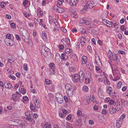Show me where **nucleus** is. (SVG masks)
I'll use <instances>...</instances> for the list:
<instances>
[{
	"instance_id": "obj_1",
	"label": "nucleus",
	"mask_w": 128,
	"mask_h": 128,
	"mask_svg": "<svg viewBox=\"0 0 128 128\" xmlns=\"http://www.w3.org/2000/svg\"><path fill=\"white\" fill-rule=\"evenodd\" d=\"M20 32L22 36V38L26 42H28L30 41L29 38L30 37L29 33L26 29L23 28H21L20 30Z\"/></svg>"
},
{
	"instance_id": "obj_2",
	"label": "nucleus",
	"mask_w": 128,
	"mask_h": 128,
	"mask_svg": "<svg viewBox=\"0 0 128 128\" xmlns=\"http://www.w3.org/2000/svg\"><path fill=\"white\" fill-rule=\"evenodd\" d=\"M98 3L97 0H92L88 2L86 4L85 6H84V8H88L89 7L90 9L92 8L93 7L96 6Z\"/></svg>"
},
{
	"instance_id": "obj_3",
	"label": "nucleus",
	"mask_w": 128,
	"mask_h": 128,
	"mask_svg": "<svg viewBox=\"0 0 128 128\" xmlns=\"http://www.w3.org/2000/svg\"><path fill=\"white\" fill-rule=\"evenodd\" d=\"M66 88L67 89L66 92L68 94L69 96H72L73 93V90L70 85L68 84L66 86Z\"/></svg>"
},
{
	"instance_id": "obj_4",
	"label": "nucleus",
	"mask_w": 128,
	"mask_h": 128,
	"mask_svg": "<svg viewBox=\"0 0 128 128\" xmlns=\"http://www.w3.org/2000/svg\"><path fill=\"white\" fill-rule=\"evenodd\" d=\"M55 96L56 101L58 103L61 104L63 102V98L61 94L58 93L56 94Z\"/></svg>"
},
{
	"instance_id": "obj_5",
	"label": "nucleus",
	"mask_w": 128,
	"mask_h": 128,
	"mask_svg": "<svg viewBox=\"0 0 128 128\" xmlns=\"http://www.w3.org/2000/svg\"><path fill=\"white\" fill-rule=\"evenodd\" d=\"M56 7V6H55L54 7V9L57 12L60 13H62L65 12V10L63 8L58 7V8H55Z\"/></svg>"
},
{
	"instance_id": "obj_6",
	"label": "nucleus",
	"mask_w": 128,
	"mask_h": 128,
	"mask_svg": "<svg viewBox=\"0 0 128 128\" xmlns=\"http://www.w3.org/2000/svg\"><path fill=\"white\" fill-rule=\"evenodd\" d=\"M92 19L90 18H88L86 20H83L82 23H84L86 25H89L92 22Z\"/></svg>"
},
{
	"instance_id": "obj_7",
	"label": "nucleus",
	"mask_w": 128,
	"mask_h": 128,
	"mask_svg": "<svg viewBox=\"0 0 128 128\" xmlns=\"http://www.w3.org/2000/svg\"><path fill=\"white\" fill-rule=\"evenodd\" d=\"M79 76L78 74H76L73 77V80L74 81H76V82H78L79 80Z\"/></svg>"
},
{
	"instance_id": "obj_8",
	"label": "nucleus",
	"mask_w": 128,
	"mask_h": 128,
	"mask_svg": "<svg viewBox=\"0 0 128 128\" xmlns=\"http://www.w3.org/2000/svg\"><path fill=\"white\" fill-rule=\"evenodd\" d=\"M116 108L113 107L110 108L109 110V112L110 114H114L116 112Z\"/></svg>"
},
{
	"instance_id": "obj_9",
	"label": "nucleus",
	"mask_w": 128,
	"mask_h": 128,
	"mask_svg": "<svg viewBox=\"0 0 128 128\" xmlns=\"http://www.w3.org/2000/svg\"><path fill=\"white\" fill-rule=\"evenodd\" d=\"M78 2L77 0H71L69 4L70 5L74 6L76 5Z\"/></svg>"
},
{
	"instance_id": "obj_10",
	"label": "nucleus",
	"mask_w": 128,
	"mask_h": 128,
	"mask_svg": "<svg viewBox=\"0 0 128 128\" xmlns=\"http://www.w3.org/2000/svg\"><path fill=\"white\" fill-rule=\"evenodd\" d=\"M76 126H81L82 125V120L80 119H78L76 120Z\"/></svg>"
},
{
	"instance_id": "obj_11",
	"label": "nucleus",
	"mask_w": 128,
	"mask_h": 128,
	"mask_svg": "<svg viewBox=\"0 0 128 128\" xmlns=\"http://www.w3.org/2000/svg\"><path fill=\"white\" fill-rule=\"evenodd\" d=\"M25 115L28 117H31L32 116V111H28L26 112Z\"/></svg>"
},
{
	"instance_id": "obj_12",
	"label": "nucleus",
	"mask_w": 128,
	"mask_h": 128,
	"mask_svg": "<svg viewBox=\"0 0 128 128\" xmlns=\"http://www.w3.org/2000/svg\"><path fill=\"white\" fill-rule=\"evenodd\" d=\"M126 117V115L124 114H123L120 117V118L118 119V121L121 122H122L124 120L123 119Z\"/></svg>"
},
{
	"instance_id": "obj_13",
	"label": "nucleus",
	"mask_w": 128,
	"mask_h": 128,
	"mask_svg": "<svg viewBox=\"0 0 128 128\" xmlns=\"http://www.w3.org/2000/svg\"><path fill=\"white\" fill-rule=\"evenodd\" d=\"M108 55L110 60H112V52L110 51H108Z\"/></svg>"
},
{
	"instance_id": "obj_14",
	"label": "nucleus",
	"mask_w": 128,
	"mask_h": 128,
	"mask_svg": "<svg viewBox=\"0 0 128 128\" xmlns=\"http://www.w3.org/2000/svg\"><path fill=\"white\" fill-rule=\"evenodd\" d=\"M36 99H36H35L36 101L34 102L35 106L36 108H38L40 107V105L39 102L37 101V99Z\"/></svg>"
},
{
	"instance_id": "obj_15",
	"label": "nucleus",
	"mask_w": 128,
	"mask_h": 128,
	"mask_svg": "<svg viewBox=\"0 0 128 128\" xmlns=\"http://www.w3.org/2000/svg\"><path fill=\"white\" fill-rule=\"evenodd\" d=\"M118 120L116 121V126L117 128H120L121 126L122 122L118 121Z\"/></svg>"
},
{
	"instance_id": "obj_16",
	"label": "nucleus",
	"mask_w": 128,
	"mask_h": 128,
	"mask_svg": "<svg viewBox=\"0 0 128 128\" xmlns=\"http://www.w3.org/2000/svg\"><path fill=\"white\" fill-rule=\"evenodd\" d=\"M82 89L83 91L86 92H88L89 89L88 87L86 86H84Z\"/></svg>"
},
{
	"instance_id": "obj_17",
	"label": "nucleus",
	"mask_w": 128,
	"mask_h": 128,
	"mask_svg": "<svg viewBox=\"0 0 128 128\" xmlns=\"http://www.w3.org/2000/svg\"><path fill=\"white\" fill-rule=\"evenodd\" d=\"M112 88L111 87L109 86L108 87L107 90V92L108 93H109V95L110 94L111 92H112Z\"/></svg>"
},
{
	"instance_id": "obj_18",
	"label": "nucleus",
	"mask_w": 128,
	"mask_h": 128,
	"mask_svg": "<svg viewBox=\"0 0 128 128\" xmlns=\"http://www.w3.org/2000/svg\"><path fill=\"white\" fill-rule=\"evenodd\" d=\"M72 52V50L69 48H67L65 50V52L66 54H69Z\"/></svg>"
},
{
	"instance_id": "obj_19",
	"label": "nucleus",
	"mask_w": 128,
	"mask_h": 128,
	"mask_svg": "<svg viewBox=\"0 0 128 128\" xmlns=\"http://www.w3.org/2000/svg\"><path fill=\"white\" fill-rule=\"evenodd\" d=\"M30 107L31 110H35V108L34 105L32 104V103H30Z\"/></svg>"
},
{
	"instance_id": "obj_20",
	"label": "nucleus",
	"mask_w": 128,
	"mask_h": 128,
	"mask_svg": "<svg viewBox=\"0 0 128 128\" xmlns=\"http://www.w3.org/2000/svg\"><path fill=\"white\" fill-rule=\"evenodd\" d=\"M106 25L109 27H112V22H110L108 21V22L106 24Z\"/></svg>"
},
{
	"instance_id": "obj_21",
	"label": "nucleus",
	"mask_w": 128,
	"mask_h": 128,
	"mask_svg": "<svg viewBox=\"0 0 128 128\" xmlns=\"http://www.w3.org/2000/svg\"><path fill=\"white\" fill-rule=\"evenodd\" d=\"M49 20L50 23V24H52V22H53V20L52 19V16H49Z\"/></svg>"
},
{
	"instance_id": "obj_22",
	"label": "nucleus",
	"mask_w": 128,
	"mask_h": 128,
	"mask_svg": "<svg viewBox=\"0 0 128 128\" xmlns=\"http://www.w3.org/2000/svg\"><path fill=\"white\" fill-rule=\"evenodd\" d=\"M50 124L49 122L45 124L44 125V127L46 128H49L50 127Z\"/></svg>"
},
{
	"instance_id": "obj_23",
	"label": "nucleus",
	"mask_w": 128,
	"mask_h": 128,
	"mask_svg": "<svg viewBox=\"0 0 128 128\" xmlns=\"http://www.w3.org/2000/svg\"><path fill=\"white\" fill-rule=\"evenodd\" d=\"M28 0H24L22 3L24 6H25L28 4Z\"/></svg>"
},
{
	"instance_id": "obj_24",
	"label": "nucleus",
	"mask_w": 128,
	"mask_h": 128,
	"mask_svg": "<svg viewBox=\"0 0 128 128\" xmlns=\"http://www.w3.org/2000/svg\"><path fill=\"white\" fill-rule=\"evenodd\" d=\"M84 76H79V78L80 79V82L81 83L84 80Z\"/></svg>"
},
{
	"instance_id": "obj_25",
	"label": "nucleus",
	"mask_w": 128,
	"mask_h": 128,
	"mask_svg": "<svg viewBox=\"0 0 128 128\" xmlns=\"http://www.w3.org/2000/svg\"><path fill=\"white\" fill-rule=\"evenodd\" d=\"M59 115L60 117L62 118H64L65 117V115L62 112H60L59 114Z\"/></svg>"
},
{
	"instance_id": "obj_26",
	"label": "nucleus",
	"mask_w": 128,
	"mask_h": 128,
	"mask_svg": "<svg viewBox=\"0 0 128 128\" xmlns=\"http://www.w3.org/2000/svg\"><path fill=\"white\" fill-rule=\"evenodd\" d=\"M84 72L83 71H80L79 72V75H78L79 76H84Z\"/></svg>"
},
{
	"instance_id": "obj_27",
	"label": "nucleus",
	"mask_w": 128,
	"mask_h": 128,
	"mask_svg": "<svg viewBox=\"0 0 128 128\" xmlns=\"http://www.w3.org/2000/svg\"><path fill=\"white\" fill-rule=\"evenodd\" d=\"M116 110L118 111L119 110L122 108V106H120V105H119V104L118 105H117L116 107Z\"/></svg>"
},
{
	"instance_id": "obj_28",
	"label": "nucleus",
	"mask_w": 128,
	"mask_h": 128,
	"mask_svg": "<svg viewBox=\"0 0 128 128\" xmlns=\"http://www.w3.org/2000/svg\"><path fill=\"white\" fill-rule=\"evenodd\" d=\"M45 82L46 84L49 85L51 83V82H50V81L48 79H46L45 80Z\"/></svg>"
},
{
	"instance_id": "obj_29",
	"label": "nucleus",
	"mask_w": 128,
	"mask_h": 128,
	"mask_svg": "<svg viewBox=\"0 0 128 128\" xmlns=\"http://www.w3.org/2000/svg\"><path fill=\"white\" fill-rule=\"evenodd\" d=\"M88 66L90 70H92L93 69V66L91 64H89L88 65Z\"/></svg>"
},
{
	"instance_id": "obj_30",
	"label": "nucleus",
	"mask_w": 128,
	"mask_h": 128,
	"mask_svg": "<svg viewBox=\"0 0 128 128\" xmlns=\"http://www.w3.org/2000/svg\"><path fill=\"white\" fill-rule=\"evenodd\" d=\"M10 83H8L7 82H5L4 83V86L6 88H9V86L8 84H9Z\"/></svg>"
},
{
	"instance_id": "obj_31",
	"label": "nucleus",
	"mask_w": 128,
	"mask_h": 128,
	"mask_svg": "<svg viewBox=\"0 0 128 128\" xmlns=\"http://www.w3.org/2000/svg\"><path fill=\"white\" fill-rule=\"evenodd\" d=\"M23 67L24 69L26 70H27L28 69V67L27 64L25 63L23 65Z\"/></svg>"
},
{
	"instance_id": "obj_32",
	"label": "nucleus",
	"mask_w": 128,
	"mask_h": 128,
	"mask_svg": "<svg viewBox=\"0 0 128 128\" xmlns=\"http://www.w3.org/2000/svg\"><path fill=\"white\" fill-rule=\"evenodd\" d=\"M16 38L18 40L20 41L21 40V38L19 36L18 34L16 35Z\"/></svg>"
},
{
	"instance_id": "obj_33",
	"label": "nucleus",
	"mask_w": 128,
	"mask_h": 128,
	"mask_svg": "<svg viewBox=\"0 0 128 128\" xmlns=\"http://www.w3.org/2000/svg\"><path fill=\"white\" fill-rule=\"evenodd\" d=\"M82 63H83L84 64H85V63H86L87 60L86 59H84V58H83V56L82 57Z\"/></svg>"
},
{
	"instance_id": "obj_34",
	"label": "nucleus",
	"mask_w": 128,
	"mask_h": 128,
	"mask_svg": "<svg viewBox=\"0 0 128 128\" xmlns=\"http://www.w3.org/2000/svg\"><path fill=\"white\" fill-rule=\"evenodd\" d=\"M9 77L11 78L13 80H15L16 79V77L11 75L9 76Z\"/></svg>"
},
{
	"instance_id": "obj_35",
	"label": "nucleus",
	"mask_w": 128,
	"mask_h": 128,
	"mask_svg": "<svg viewBox=\"0 0 128 128\" xmlns=\"http://www.w3.org/2000/svg\"><path fill=\"white\" fill-rule=\"evenodd\" d=\"M99 97L101 99H103L104 98V95L102 93L98 94Z\"/></svg>"
},
{
	"instance_id": "obj_36",
	"label": "nucleus",
	"mask_w": 128,
	"mask_h": 128,
	"mask_svg": "<svg viewBox=\"0 0 128 128\" xmlns=\"http://www.w3.org/2000/svg\"><path fill=\"white\" fill-rule=\"evenodd\" d=\"M102 113L104 114H106L107 113L106 110L105 109H103L102 111Z\"/></svg>"
},
{
	"instance_id": "obj_37",
	"label": "nucleus",
	"mask_w": 128,
	"mask_h": 128,
	"mask_svg": "<svg viewBox=\"0 0 128 128\" xmlns=\"http://www.w3.org/2000/svg\"><path fill=\"white\" fill-rule=\"evenodd\" d=\"M85 80L86 83L88 84L90 82V80L89 78H86Z\"/></svg>"
},
{
	"instance_id": "obj_38",
	"label": "nucleus",
	"mask_w": 128,
	"mask_h": 128,
	"mask_svg": "<svg viewBox=\"0 0 128 128\" xmlns=\"http://www.w3.org/2000/svg\"><path fill=\"white\" fill-rule=\"evenodd\" d=\"M21 92L23 93H24L26 92V89L22 88L21 89Z\"/></svg>"
},
{
	"instance_id": "obj_39",
	"label": "nucleus",
	"mask_w": 128,
	"mask_h": 128,
	"mask_svg": "<svg viewBox=\"0 0 128 128\" xmlns=\"http://www.w3.org/2000/svg\"><path fill=\"white\" fill-rule=\"evenodd\" d=\"M61 30H62V31L64 33H66L67 32V30L66 29L63 28V27H62L61 28Z\"/></svg>"
},
{
	"instance_id": "obj_40",
	"label": "nucleus",
	"mask_w": 128,
	"mask_h": 128,
	"mask_svg": "<svg viewBox=\"0 0 128 128\" xmlns=\"http://www.w3.org/2000/svg\"><path fill=\"white\" fill-rule=\"evenodd\" d=\"M86 38L84 37H82L80 38V40L81 41V42H86Z\"/></svg>"
},
{
	"instance_id": "obj_41",
	"label": "nucleus",
	"mask_w": 128,
	"mask_h": 128,
	"mask_svg": "<svg viewBox=\"0 0 128 128\" xmlns=\"http://www.w3.org/2000/svg\"><path fill=\"white\" fill-rule=\"evenodd\" d=\"M120 78L119 76H117L116 78H113L112 79V80L113 81H116L117 80L119 79Z\"/></svg>"
},
{
	"instance_id": "obj_42",
	"label": "nucleus",
	"mask_w": 128,
	"mask_h": 128,
	"mask_svg": "<svg viewBox=\"0 0 128 128\" xmlns=\"http://www.w3.org/2000/svg\"><path fill=\"white\" fill-rule=\"evenodd\" d=\"M108 21L105 19H103L102 20V22L103 24L106 25L108 22Z\"/></svg>"
},
{
	"instance_id": "obj_43",
	"label": "nucleus",
	"mask_w": 128,
	"mask_h": 128,
	"mask_svg": "<svg viewBox=\"0 0 128 128\" xmlns=\"http://www.w3.org/2000/svg\"><path fill=\"white\" fill-rule=\"evenodd\" d=\"M64 42L66 43H70V40L68 38H66L64 40Z\"/></svg>"
},
{
	"instance_id": "obj_44",
	"label": "nucleus",
	"mask_w": 128,
	"mask_h": 128,
	"mask_svg": "<svg viewBox=\"0 0 128 128\" xmlns=\"http://www.w3.org/2000/svg\"><path fill=\"white\" fill-rule=\"evenodd\" d=\"M23 99L24 100L26 101H27L28 100V97L26 96H25L23 97Z\"/></svg>"
},
{
	"instance_id": "obj_45",
	"label": "nucleus",
	"mask_w": 128,
	"mask_h": 128,
	"mask_svg": "<svg viewBox=\"0 0 128 128\" xmlns=\"http://www.w3.org/2000/svg\"><path fill=\"white\" fill-rule=\"evenodd\" d=\"M77 114L78 116H80L82 114V112L80 110H78L77 112Z\"/></svg>"
},
{
	"instance_id": "obj_46",
	"label": "nucleus",
	"mask_w": 128,
	"mask_h": 128,
	"mask_svg": "<svg viewBox=\"0 0 128 128\" xmlns=\"http://www.w3.org/2000/svg\"><path fill=\"white\" fill-rule=\"evenodd\" d=\"M26 119L27 120H28L29 122H30V121L32 122L33 120V118H32L28 117H27L26 118Z\"/></svg>"
},
{
	"instance_id": "obj_47",
	"label": "nucleus",
	"mask_w": 128,
	"mask_h": 128,
	"mask_svg": "<svg viewBox=\"0 0 128 128\" xmlns=\"http://www.w3.org/2000/svg\"><path fill=\"white\" fill-rule=\"evenodd\" d=\"M89 124L90 125H92L94 124V122L92 120H90L88 121Z\"/></svg>"
},
{
	"instance_id": "obj_48",
	"label": "nucleus",
	"mask_w": 128,
	"mask_h": 128,
	"mask_svg": "<svg viewBox=\"0 0 128 128\" xmlns=\"http://www.w3.org/2000/svg\"><path fill=\"white\" fill-rule=\"evenodd\" d=\"M50 66L51 68H53L54 67V65L53 63H52L50 64Z\"/></svg>"
},
{
	"instance_id": "obj_49",
	"label": "nucleus",
	"mask_w": 128,
	"mask_h": 128,
	"mask_svg": "<svg viewBox=\"0 0 128 128\" xmlns=\"http://www.w3.org/2000/svg\"><path fill=\"white\" fill-rule=\"evenodd\" d=\"M46 2V0H43L42 2V5L43 6H45L46 4H45Z\"/></svg>"
},
{
	"instance_id": "obj_50",
	"label": "nucleus",
	"mask_w": 128,
	"mask_h": 128,
	"mask_svg": "<svg viewBox=\"0 0 128 128\" xmlns=\"http://www.w3.org/2000/svg\"><path fill=\"white\" fill-rule=\"evenodd\" d=\"M42 50L43 51L44 50L45 52H48V51H47L46 49L48 50L47 48L46 47H45L44 46L42 47Z\"/></svg>"
},
{
	"instance_id": "obj_51",
	"label": "nucleus",
	"mask_w": 128,
	"mask_h": 128,
	"mask_svg": "<svg viewBox=\"0 0 128 128\" xmlns=\"http://www.w3.org/2000/svg\"><path fill=\"white\" fill-rule=\"evenodd\" d=\"M10 26L11 27L13 28H14L16 26L15 24L14 23H12L10 24Z\"/></svg>"
},
{
	"instance_id": "obj_52",
	"label": "nucleus",
	"mask_w": 128,
	"mask_h": 128,
	"mask_svg": "<svg viewBox=\"0 0 128 128\" xmlns=\"http://www.w3.org/2000/svg\"><path fill=\"white\" fill-rule=\"evenodd\" d=\"M118 52L120 54H125V52L122 50H119L118 51Z\"/></svg>"
},
{
	"instance_id": "obj_53",
	"label": "nucleus",
	"mask_w": 128,
	"mask_h": 128,
	"mask_svg": "<svg viewBox=\"0 0 128 128\" xmlns=\"http://www.w3.org/2000/svg\"><path fill=\"white\" fill-rule=\"evenodd\" d=\"M72 118V116L70 114L68 115L66 118L68 120H70Z\"/></svg>"
},
{
	"instance_id": "obj_54",
	"label": "nucleus",
	"mask_w": 128,
	"mask_h": 128,
	"mask_svg": "<svg viewBox=\"0 0 128 128\" xmlns=\"http://www.w3.org/2000/svg\"><path fill=\"white\" fill-rule=\"evenodd\" d=\"M64 99L65 101L66 102H68V98L66 96H65L64 97Z\"/></svg>"
},
{
	"instance_id": "obj_55",
	"label": "nucleus",
	"mask_w": 128,
	"mask_h": 128,
	"mask_svg": "<svg viewBox=\"0 0 128 128\" xmlns=\"http://www.w3.org/2000/svg\"><path fill=\"white\" fill-rule=\"evenodd\" d=\"M62 4V2L61 1H59L57 3V5L56 6H57L58 7V5H61Z\"/></svg>"
},
{
	"instance_id": "obj_56",
	"label": "nucleus",
	"mask_w": 128,
	"mask_h": 128,
	"mask_svg": "<svg viewBox=\"0 0 128 128\" xmlns=\"http://www.w3.org/2000/svg\"><path fill=\"white\" fill-rule=\"evenodd\" d=\"M118 55H119V54H116V62H117L118 61Z\"/></svg>"
},
{
	"instance_id": "obj_57",
	"label": "nucleus",
	"mask_w": 128,
	"mask_h": 128,
	"mask_svg": "<svg viewBox=\"0 0 128 128\" xmlns=\"http://www.w3.org/2000/svg\"><path fill=\"white\" fill-rule=\"evenodd\" d=\"M60 55L59 54H56L55 56V59L59 58H60Z\"/></svg>"
},
{
	"instance_id": "obj_58",
	"label": "nucleus",
	"mask_w": 128,
	"mask_h": 128,
	"mask_svg": "<svg viewBox=\"0 0 128 128\" xmlns=\"http://www.w3.org/2000/svg\"><path fill=\"white\" fill-rule=\"evenodd\" d=\"M105 77L106 78V84H110V81L108 80V78H107L106 77Z\"/></svg>"
},
{
	"instance_id": "obj_59",
	"label": "nucleus",
	"mask_w": 128,
	"mask_h": 128,
	"mask_svg": "<svg viewBox=\"0 0 128 128\" xmlns=\"http://www.w3.org/2000/svg\"><path fill=\"white\" fill-rule=\"evenodd\" d=\"M114 100H111L110 102V104L111 105H113L114 103Z\"/></svg>"
},
{
	"instance_id": "obj_60",
	"label": "nucleus",
	"mask_w": 128,
	"mask_h": 128,
	"mask_svg": "<svg viewBox=\"0 0 128 128\" xmlns=\"http://www.w3.org/2000/svg\"><path fill=\"white\" fill-rule=\"evenodd\" d=\"M11 99L13 100L15 102H17L18 100V99H15V98L14 97L12 98Z\"/></svg>"
},
{
	"instance_id": "obj_61",
	"label": "nucleus",
	"mask_w": 128,
	"mask_h": 128,
	"mask_svg": "<svg viewBox=\"0 0 128 128\" xmlns=\"http://www.w3.org/2000/svg\"><path fill=\"white\" fill-rule=\"evenodd\" d=\"M98 109V107L97 106L94 105V110L95 111L97 110Z\"/></svg>"
},
{
	"instance_id": "obj_62",
	"label": "nucleus",
	"mask_w": 128,
	"mask_h": 128,
	"mask_svg": "<svg viewBox=\"0 0 128 128\" xmlns=\"http://www.w3.org/2000/svg\"><path fill=\"white\" fill-rule=\"evenodd\" d=\"M112 24L114 25V27H116L117 28H118V25L116 22H112Z\"/></svg>"
},
{
	"instance_id": "obj_63",
	"label": "nucleus",
	"mask_w": 128,
	"mask_h": 128,
	"mask_svg": "<svg viewBox=\"0 0 128 128\" xmlns=\"http://www.w3.org/2000/svg\"><path fill=\"white\" fill-rule=\"evenodd\" d=\"M6 17L7 18L9 19H10L11 18V16L8 14H6Z\"/></svg>"
},
{
	"instance_id": "obj_64",
	"label": "nucleus",
	"mask_w": 128,
	"mask_h": 128,
	"mask_svg": "<svg viewBox=\"0 0 128 128\" xmlns=\"http://www.w3.org/2000/svg\"><path fill=\"white\" fill-rule=\"evenodd\" d=\"M127 89V87L126 86H124L123 87L122 89V91H125L126 89Z\"/></svg>"
}]
</instances>
